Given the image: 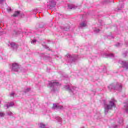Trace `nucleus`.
Listing matches in <instances>:
<instances>
[{
    "label": "nucleus",
    "mask_w": 128,
    "mask_h": 128,
    "mask_svg": "<svg viewBox=\"0 0 128 128\" xmlns=\"http://www.w3.org/2000/svg\"><path fill=\"white\" fill-rule=\"evenodd\" d=\"M122 120H120V121L118 122L119 124H122Z\"/></svg>",
    "instance_id": "nucleus-31"
},
{
    "label": "nucleus",
    "mask_w": 128,
    "mask_h": 128,
    "mask_svg": "<svg viewBox=\"0 0 128 128\" xmlns=\"http://www.w3.org/2000/svg\"><path fill=\"white\" fill-rule=\"evenodd\" d=\"M41 24H42V26H44V24L42 23Z\"/></svg>",
    "instance_id": "nucleus-36"
},
{
    "label": "nucleus",
    "mask_w": 128,
    "mask_h": 128,
    "mask_svg": "<svg viewBox=\"0 0 128 128\" xmlns=\"http://www.w3.org/2000/svg\"><path fill=\"white\" fill-rule=\"evenodd\" d=\"M14 96V92H12V93L10 94V97H12Z\"/></svg>",
    "instance_id": "nucleus-28"
},
{
    "label": "nucleus",
    "mask_w": 128,
    "mask_h": 128,
    "mask_svg": "<svg viewBox=\"0 0 128 128\" xmlns=\"http://www.w3.org/2000/svg\"><path fill=\"white\" fill-rule=\"evenodd\" d=\"M30 90V88H27L25 90L24 92H28Z\"/></svg>",
    "instance_id": "nucleus-24"
},
{
    "label": "nucleus",
    "mask_w": 128,
    "mask_h": 128,
    "mask_svg": "<svg viewBox=\"0 0 128 128\" xmlns=\"http://www.w3.org/2000/svg\"><path fill=\"white\" fill-rule=\"evenodd\" d=\"M86 21H83L80 24V28H86Z\"/></svg>",
    "instance_id": "nucleus-11"
},
{
    "label": "nucleus",
    "mask_w": 128,
    "mask_h": 128,
    "mask_svg": "<svg viewBox=\"0 0 128 128\" xmlns=\"http://www.w3.org/2000/svg\"><path fill=\"white\" fill-rule=\"evenodd\" d=\"M50 5H48V6H50V8H54L56 4V2L54 0H51L50 1Z\"/></svg>",
    "instance_id": "nucleus-7"
},
{
    "label": "nucleus",
    "mask_w": 128,
    "mask_h": 128,
    "mask_svg": "<svg viewBox=\"0 0 128 128\" xmlns=\"http://www.w3.org/2000/svg\"><path fill=\"white\" fill-rule=\"evenodd\" d=\"M124 109L125 110L126 112L128 114V100H127L126 102L125 103Z\"/></svg>",
    "instance_id": "nucleus-13"
},
{
    "label": "nucleus",
    "mask_w": 128,
    "mask_h": 128,
    "mask_svg": "<svg viewBox=\"0 0 128 128\" xmlns=\"http://www.w3.org/2000/svg\"><path fill=\"white\" fill-rule=\"evenodd\" d=\"M66 89L70 94H76L78 90V88L73 86H70V85L66 86Z\"/></svg>",
    "instance_id": "nucleus-4"
},
{
    "label": "nucleus",
    "mask_w": 128,
    "mask_h": 128,
    "mask_svg": "<svg viewBox=\"0 0 128 128\" xmlns=\"http://www.w3.org/2000/svg\"><path fill=\"white\" fill-rule=\"evenodd\" d=\"M0 102H2V101H0Z\"/></svg>",
    "instance_id": "nucleus-38"
},
{
    "label": "nucleus",
    "mask_w": 128,
    "mask_h": 128,
    "mask_svg": "<svg viewBox=\"0 0 128 128\" xmlns=\"http://www.w3.org/2000/svg\"><path fill=\"white\" fill-rule=\"evenodd\" d=\"M104 112L105 114H107L108 111L110 110H112V108H116V101L112 98L109 101L108 104H106V100H104Z\"/></svg>",
    "instance_id": "nucleus-1"
},
{
    "label": "nucleus",
    "mask_w": 128,
    "mask_h": 128,
    "mask_svg": "<svg viewBox=\"0 0 128 128\" xmlns=\"http://www.w3.org/2000/svg\"><path fill=\"white\" fill-rule=\"evenodd\" d=\"M4 0H0V4H3Z\"/></svg>",
    "instance_id": "nucleus-30"
},
{
    "label": "nucleus",
    "mask_w": 128,
    "mask_h": 128,
    "mask_svg": "<svg viewBox=\"0 0 128 128\" xmlns=\"http://www.w3.org/2000/svg\"><path fill=\"white\" fill-rule=\"evenodd\" d=\"M122 44L120 43H118L116 44V46H117L118 48H120V46H122Z\"/></svg>",
    "instance_id": "nucleus-21"
},
{
    "label": "nucleus",
    "mask_w": 128,
    "mask_h": 128,
    "mask_svg": "<svg viewBox=\"0 0 128 128\" xmlns=\"http://www.w3.org/2000/svg\"><path fill=\"white\" fill-rule=\"evenodd\" d=\"M66 56L68 58V60H70V62H76V59H74V57H72L70 54H67Z\"/></svg>",
    "instance_id": "nucleus-9"
},
{
    "label": "nucleus",
    "mask_w": 128,
    "mask_h": 128,
    "mask_svg": "<svg viewBox=\"0 0 128 128\" xmlns=\"http://www.w3.org/2000/svg\"><path fill=\"white\" fill-rule=\"evenodd\" d=\"M122 86L120 84H116V85L111 84L108 86L109 90H118V92H122Z\"/></svg>",
    "instance_id": "nucleus-3"
},
{
    "label": "nucleus",
    "mask_w": 128,
    "mask_h": 128,
    "mask_svg": "<svg viewBox=\"0 0 128 128\" xmlns=\"http://www.w3.org/2000/svg\"><path fill=\"white\" fill-rule=\"evenodd\" d=\"M52 108V110H62L64 106H58L56 104H54Z\"/></svg>",
    "instance_id": "nucleus-6"
},
{
    "label": "nucleus",
    "mask_w": 128,
    "mask_h": 128,
    "mask_svg": "<svg viewBox=\"0 0 128 128\" xmlns=\"http://www.w3.org/2000/svg\"><path fill=\"white\" fill-rule=\"evenodd\" d=\"M39 126L40 128H46V124H44L43 123H40L39 124Z\"/></svg>",
    "instance_id": "nucleus-18"
},
{
    "label": "nucleus",
    "mask_w": 128,
    "mask_h": 128,
    "mask_svg": "<svg viewBox=\"0 0 128 128\" xmlns=\"http://www.w3.org/2000/svg\"><path fill=\"white\" fill-rule=\"evenodd\" d=\"M60 85V82L56 80H51L48 82V86L52 92H55L56 90V86Z\"/></svg>",
    "instance_id": "nucleus-2"
},
{
    "label": "nucleus",
    "mask_w": 128,
    "mask_h": 128,
    "mask_svg": "<svg viewBox=\"0 0 128 128\" xmlns=\"http://www.w3.org/2000/svg\"><path fill=\"white\" fill-rule=\"evenodd\" d=\"M20 11L15 12L14 14L12 15V16H14V17L18 16V14H20Z\"/></svg>",
    "instance_id": "nucleus-15"
},
{
    "label": "nucleus",
    "mask_w": 128,
    "mask_h": 128,
    "mask_svg": "<svg viewBox=\"0 0 128 128\" xmlns=\"http://www.w3.org/2000/svg\"><path fill=\"white\" fill-rule=\"evenodd\" d=\"M6 114L3 112H0V118H4Z\"/></svg>",
    "instance_id": "nucleus-19"
},
{
    "label": "nucleus",
    "mask_w": 128,
    "mask_h": 128,
    "mask_svg": "<svg viewBox=\"0 0 128 128\" xmlns=\"http://www.w3.org/2000/svg\"><path fill=\"white\" fill-rule=\"evenodd\" d=\"M44 48H46L47 50H50V48H48V46L46 45H43Z\"/></svg>",
    "instance_id": "nucleus-25"
},
{
    "label": "nucleus",
    "mask_w": 128,
    "mask_h": 128,
    "mask_svg": "<svg viewBox=\"0 0 128 128\" xmlns=\"http://www.w3.org/2000/svg\"><path fill=\"white\" fill-rule=\"evenodd\" d=\"M68 8H70V10H76V6H74V4H68Z\"/></svg>",
    "instance_id": "nucleus-14"
},
{
    "label": "nucleus",
    "mask_w": 128,
    "mask_h": 128,
    "mask_svg": "<svg viewBox=\"0 0 128 128\" xmlns=\"http://www.w3.org/2000/svg\"><path fill=\"white\" fill-rule=\"evenodd\" d=\"M56 120H58V122H62V118H60V117H56Z\"/></svg>",
    "instance_id": "nucleus-17"
},
{
    "label": "nucleus",
    "mask_w": 128,
    "mask_h": 128,
    "mask_svg": "<svg viewBox=\"0 0 128 128\" xmlns=\"http://www.w3.org/2000/svg\"><path fill=\"white\" fill-rule=\"evenodd\" d=\"M24 14H21V17L22 18H24Z\"/></svg>",
    "instance_id": "nucleus-33"
},
{
    "label": "nucleus",
    "mask_w": 128,
    "mask_h": 128,
    "mask_svg": "<svg viewBox=\"0 0 128 128\" xmlns=\"http://www.w3.org/2000/svg\"><path fill=\"white\" fill-rule=\"evenodd\" d=\"M7 10L8 12H12V8H10V7H8L7 8Z\"/></svg>",
    "instance_id": "nucleus-26"
},
{
    "label": "nucleus",
    "mask_w": 128,
    "mask_h": 128,
    "mask_svg": "<svg viewBox=\"0 0 128 128\" xmlns=\"http://www.w3.org/2000/svg\"><path fill=\"white\" fill-rule=\"evenodd\" d=\"M104 58H114V54H104L103 55Z\"/></svg>",
    "instance_id": "nucleus-12"
},
{
    "label": "nucleus",
    "mask_w": 128,
    "mask_h": 128,
    "mask_svg": "<svg viewBox=\"0 0 128 128\" xmlns=\"http://www.w3.org/2000/svg\"><path fill=\"white\" fill-rule=\"evenodd\" d=\"M122 10L121 8H118V10Z\"/></svg>",
    "instance_id": "nucleus-34"
},
{
    "label": "nucleus",
    "mask_w": 128,
    "mask_h": 128,
    "mask_svg": "<svg viewBox=\"0 0 128 128\" xmlns=\"http://www.w3.org/2000/svg\"><path fill=\"white\" fill-rule=\"evenodd\" d=\"M100 29H98L96 28H94V32H96V34L98 32H100Z\"/></svg>",
    "instance_id": "nucleus-20"
},
{
    "label": "nucleus",
    "mask_w": 128,
    "mask_h": 128,
    "mask_svg": "<svg viewBox=\"0 0 128 128\" xmlns=\"http://www.w3.org/2000/svg\"><path fill=\"white\" fill-rule=\"evenodd\" d=\"M121 64L122 66V68L128 70V62L126 61H122Z\"/></svg>",
    "instance_id": "nucleus-8"
},
{
    "label": "nucleus",
    "mask_w": 128,
    "mask_h": 128,
    "mask_svg": "<svg viewBox=\"0 0 128 128\" xmlns=\"http://www.w3.org/2000/svg\"><path fill=\"white\" fill-rule=\"evenodd\" d=\"M36 40H33L31 42V43L33 44H36Z\"/></svg>",
    "instance_id": "nucleus-27"
},
{
    "label": "nucleus",
    "mask_w": 128,
    "mask_h": 128,
    "mask_svg": "<svg viewBox=\"0 0 128 128\" xmlns=\"http://www.w3.org/2000/svg\"><path fill=\"white\" fill-rule=\"evenodd\" d=\"M17 34V33H16H16H15V34Z\"/></svg>",
    "instance_id": "nucleus-39"
},
{
    "label": "nucleus",
    "mask_w": 128,
    "mask_h": 128,
    "mask_svg": "<svg viewBox=\"0 0 128 128\" xmlns=\"http://www.w3.org/2000/svg\"><path fill=\"white\" fill-rule=\"evenodd\" d=\"M126 44H128V42H126Z\"/></svg>",
    "instance_id": "nucleus-35"
},
{
    "label": "nucleus",
    "mask_w": 128,
    "mask_h": 128,
    "mask_svg": "<svg viewBox=\"0 0 128 128\" xmlns=\"http://www.w3.org/2000/svg\"><path fill=\"white\" fill-rule=\"evenodd\" d=\"M14 104V102H11L9 104H7L6 105V108H10V106H12Z\"/></svg>",
    "instance_id": "nucleus-16"
},
{
    "label": "nucleus",
    "mask_w": 128,
    "mask_h": 128,
    "mask_svg": "<svg viewBox=\"0 0 128 128\" xmlns=\"http://www.w3.org/2000/svg\"><path fill=\"white\" fill-rule=\"evenodd\" d=\"M105 2H106V3H108V2H106V1H105Z\"/></svg>",
    "instance_id": "nucleus-37"
},
{
    "label": "nucleus",
    "mask_w": 128,
    "mask_h": 128,
    "mask_svg": "<svg viewBox=\"0 0 128 128\" xmlns=\"http://www.w3.org/2000/svg\"><path fill=\"white\" fill-rule=\"evenodd\" d=\"M10 46L13 50H16V48L18 47V45H16V44L14 42H11L10 44Z\"/></svg>",
    "instance_id": "nucleus-10"
},
{
    "label": "nucleus",
    "mask_w": 128,
    "mask_h": 128,
    "mask_svg": "<svg viewBox=\"0 0 128 128\" xmlns=\"http://www.w3.org/2000/svg\"><path fill=\"white\" fill-rule=\"evenodd\" d=\"M34 12H38V9H34Z\"/></svg>",
    "instance_id": "nucleus-32"
},
{
    "label": "nucleus",
    "mask_w": 128,
    "mask_h": 128,
    "mask_svg": "<svg viewBox=\"0 0 128 128\" xmlns=\"http://www.w3.org/2000/svg\"><path fill=\"white\" fill-rule=\"evenodd\" d=\"M120 127V125L119 124H116V125H113L112 126V128H118Z\"/></svg>",
    "instance_id": "nucleus-23"
},
{
    "label": "nucleus",
    "mask_w": 128,
    "mask_h": 128,
    "mask_svg": "<svg viewBox=\"0 0 128 128\" xmlns=\"http://www.w3.org/2000/svg\"><path fill=\"white\" fill-rule=\"evenodd\" d=\"M7 114L8 116H12V112L10 111L7 112Z\"/></svg>",
    "instance_id": "nucleus-22"
},
{
    "label": "nucleus",
    "mask_w": 128,
    "mask_h": 128,
    "mask_svg": "<svg viewBox=\"0 0 128 128\" xmlns=\"http://www.w3.org/2000/svg\"><path fill=\"white\" fill-rule=\"evenodd\" d=\"M126 54H128V52H126L125 53H124V54H123V56H124V57L126 56Z\"/></svg>",
    "instance_id": "nucleus-29"
},
{
    "label": "nucleus",
    "mask_w": 128,
    "mask_h": 128,
    "mask_svg": "<svg viewBox=\"0 0 128 128\" xmlns=\"http://www.w3.org/2000/svg\"><path fill=\"white\" fill-rule=\"evenodd\" d=\"M12 70L14 72H18L20 70V66L18 63L12 64Z\"/></svg>",
    "instance_id": "nucleus-5"
},
{
    "label": "nucleus",
    "mask_w": 128,
    "mask_h": 128,
    "mask_svg": "<svg viewBox=\"0 0 128 128\" xmlns=\"http://www.w3.org/2000/svg\"><path fill=\"white\" fill-rule=\"evenodd\" d=\"M34 14H36V13H34Z\"/></svg>",
    "instance_id": "nucleus-40"
}]
</instances>
